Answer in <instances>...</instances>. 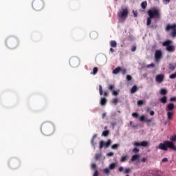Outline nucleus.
I'll return each mask as SVG.
<instances>
[{
	"instance_id": "1",
	"label": "nucleus",
	"mask_w": 176,
	"mask_h": 176,
	"mask_svg": "<svg viewBox=\"0 0 176 176\" xmlns=\"http://www.w3.org/2000/svg\"><path fill=\"white\" fill-rule=\"evenodd\" d=\"M173 142H176V135L170 138V141L166 140L162 143H160L158 146L156 147V149H161V151H168L169 148V149H172V151L176 152V146L174 145V143Z\"/></svg>"
},
{
	"instance_id": "2",
	"label": "nucleus",
	"mask_w": 176,
	"mask_h": 176,
	"mask_svg": "<svg viewBox=\"0 0 176 176\" xmlns=\"http://www.w3.org/2000/svg\"><path fill=\"white\" fill-rule=\"evenodd\" d=\"M41 130L44 135H52V134H54L56 127L50 122H43L41 125Z\"/></svg>"
},
{
	"instance_id": "3",
	"label": "nucleus",
	"mask_w": 176,
	"mask_h": 176,
	"mask_svg": "<svg viewBox=\"0 0 176 176\" xmlns=\"http://www.w3.org/2000/svg\"><path fill=\"white\" fill-rule=\"evenodd\" d=\"M148 17L146 20V25H151L152 19H160V10L157 8H152L147 11Z\"/></svg>"
},
{
	"instance_id": "4",
	"label": "nucleus",
	"mask_w": 176,
	"mask_h": 176,
	"mask_svg": "<svg viewBox=\"0 0 176 176\" xmlns=\"http://www.w3.org/2000/svg\"><path fill=\"white\" fill-rule=\"evenodd\" d=\"M175 109V105H174V103H168L166 106L165 111L166 113V116L168 120L170 122V120H173L174 118V110Z\"/></svg>"
},
{
	"instance_id": "5",
	"label": "nucleus",
	"mask_w": 176,
	"mask_h": 176,
	"mask_svg": "<svg viewBox=\"0 0 176 176\" xmlns=\"http://www.w3.org/2000/svg\"><path fill=\"white\" fill-rule=\"evenodd\" d=\"M6 45L9 49H16L19 47V40L16 38H8L6 41Z\"/></svg>"
},
{
	"instance_id": "6",
	"label": "nucleus",
	"mask_w": 176,
	"mask_h": 176,
	"mask_svg": "<svg viewBox=\"0 0 176 176\" xmlns=\"http://www.w3.org/2000/svg\"><path fill=\"white\" fill-rule=\"evenodd\" d=\"M32 8L34 10H42L45 8V3L43 0H34L32 2Z\"/></svg>"
},
{
	"instance_id": "7",
	"label": "nucleus",
	"mask_w": 176,
	"mask_h": 176,
	"mask_svg": "<svg viewBox=\"0 0 176 176\" xmlns=\"http://www.w3.org/2000/svg\"><path fill=\"white\" fill-rule=\"evenodd\" d=\"M173 41L171 40H166L162 43V46H166V52L169 53H174L175 52V47L172 45Z\"/></svg>"
},
{
	"instance_id": "8",
	"label": "nucleus",
	"mask_w": 176,
	"mask_h": 176,
	"mask_svg": "<svg viewBox=\"0 0 176 176\" xmlns=\"http://www.w3.org/2000/svg\"><path fill=\"white\" fill-rule=\"evenodd\" d=\"M118 16L119 17L120 21H125L126 19L129 17V9L124 8L122 11L118 12Z\"/></svg>"
},
{
	"instance_id": "9",
	"label": "nucleus",
	"mask_w": 176,
	"mask_h": 176,
	"mask_svg": "<svg viewBox=\"0 0 176 176\" xmlns=\"http://www.w3.org/2000/svg\"><path fill=\"white\" fill-rule=\"evenodd\" d=\"M69 64L73 68H76V67H79V64H80V60H79V58L76 56H73L69 60Z\"/></svg>"
},
{
	"instance_id": "10",
	"label": "nucleus",
	"mask_w": 176,
	"mask_h": 176,
	"mask_svg": "<svg viewBox=\"0 0 176 176\" xmlns=\"http://www.w3.org/2000/svg\"><path fill=\"white\" fill-rule=\"evenodd\" d=\"M170 30H172V32L170 33V35L173 38H175L176 36V25L172 24V25H167L166 28V31L168 32Z\"/></svg>"
},
{
	"instance_id": "11",
	"label": "nucleus",
	"mask_w": 176,
	"mask_h": 176,
	"mask_svg": "<svg viewBox=\"0 0 176 176\" xmlns=\"http://www.w3.org/2000/svg\"><path fill=\"white\" fill-rule=\"evenodd\" d=\"M111 144H112V141L111 140H108L107 142H104V141L101 140L100 142V149H102L104 146V148H109L111 146Z\"/></svg>"
},
{
	"instance_id": "12",
	"label": "nucleus",
	"mask_w": 176,
	"mask_h": 176,
	"mask_svg": "<svg viewBox=\"0 0 176 176\" xmlns=\"http://www.w3.org/2000/svg\"><path fill=\"white\" fill-rule=\"evenodd\" d=\"M162 57H163V54L162 53V50H157L155 53V63H159V61L162 60Z\"/></svg>"
},
{
	"instance_id": "13",
	"label": "nucleus",
	"mask_w": 176,
	"mask_h": 176,
	"mask_svg": "<svg viewBox=\"0 0 176 176\" xmlns=\"http://www.w3.org/2000/svg\"><path fill=\"white\" fill-rule=\"evenodd\" d=\"M133 145L134 146H144L145 148H147V146H149V142L146 141H142L141 142H134L133 143Z\"/></svg>"
},
{
	"instance_id": "14",
	"label": "nucleus",
	"mask_w": 176,
	"mask_h": 176,
	"mask_svg": "<svg viewBox=\"0 0 176 176\" xmlns=\"http://www.w3.org/2000/svg\"><path fill=\"white\" fill-rule=\"evenodd\" d=\"M139 120L140 122H146V123H151V122L153 120L152 118H146L145 116H141L139 118Z\"/></svg>"
},
{
	"instance_id": "15",
	"label": "nucleus",
	"mask_w": 176,
	"mask_h": 176,
	"mask_svg": "<svg viewBox=\"0 0 176 176\" xmlns=\"http://www.w3.org/2000/svg\"><path fill=\"white\" fill-rule=\"evenodd\" d=\"M155 80L158 83H162V82H163V80H164V76L163 74L157 75L156 78H155Z\"/></svg>"
},
{
	"instance_id": "16",
	"label": "nucleus",
	"mask_w": 176,
	"mask_h": 176,
	"mask_svg": "<svg viewBox=\"0 0 176 176\" xmlns=\"http://www.w3.org/2000/svg\"><path fill=\"white\" fill-rule=\"evenodd\" d=\"M120 71H122V67H118L115 69L113 70V74L114 75H118V74H119V72H120Z\"/></svg>"
},
{
	"instance_id": "17",
	"label": "nucleus",
	"mask_w": 176,
	"mask_h": 176,
	"mask_svg": "<svg viewBox=\"0 0 176 176\" xmlns=\"http://www.w3.org/2000/svg\"><path fill=\"white\" fill-rule=\"evenodd\" d=\"M140 159V155H134L132 156L131 160V162H135Z\"/></svg>"
},
{
	"instance_id": "18",
	"label": "nucleus",
	"mask_w": 176,
	"mask_h": 176,
	"mask_svg": "<svg viewBox=\"0 0 176 176\" xmlns=\"http://www.w3.org/2000/svg\"><path fill=\"white\" fill-rule=\"evenodd\" d=\"M146 6H148V3L146 1H142L141 3V8L144 10H145V9H146Z\"/></svg>"
},
{
	"instance_id": "19",
	"label": "nucleus",
	"mask_w": 176,
	"mask_h": 176,
	"mask_svg": "<svg viewBox=\"0 0 176 176\" xmlns=\"http://www.w3.org/2000/svg\"><path fill=\"white\" fill-rule=\"evenodd\" d=\"M138 90V88L137 87V85H134L131 89V94H134V93H135V91H137Z\"/></svg>"
},
{
	"instance_id": "20",
	"label": "nucleus",
	"mask_w": 176,
	"mask_h": 176,
	"mask_svg": "<svg viewBox=\"0 0 176 176\" xmlns=\"http://www.w3.org/2000/svg\"><path fill=\"white\" fill-rule=\"evenodd\" d=\"M160 101L162 104H166L167 102V96H164V97L161 98Z\"/></svg>"
},
{
	"instance_id": "21",
	"label": "nucleus",
	"mask_w": 176,
	"mask_h": 176,
	"mask_svg": "<svg viewBox=\"0 0 176 176\" xmlns=\"http://www.w3.org/2000/svg\"><path fill=\"white\" fill-rule=\"evenodd\" d=\"M100 105H102V106L107 105V98H101V99H100Z\"/></svg>"
},
{
	"instance_id": "22",
	"label": "nucleus",
	"mask_w": 176,
	"mask_h": 176,
	"mask_svg": "<svg viewBox=\"0 0 176 176\" xmlns=\"http://www.w3.org/2000/svg\"><path fill=\"white\" fill-rule=\"evenodd\" d=\"M97 36H98V34L96 32H92L90 33V37L92 39H96V38H97Z\"/></svg>"
},
{
	"instance_id": "23",
	"label": "nucleus",
	"mask_w": 176,
	"mask_h": 176,
	"mask_svg": "<svg viewBox=\"0 0 176 176\" xmlns=\"http://www.w3.org/2000/svg\"><path fill=\"white\" fill-rule=\"evenodd\" d=\"M175 68H176V64L175 63L169 64V69H170V71H174V69H175Z\"/></svg>"
},
{
	"instance_id": "24",
	"label": "nucleus",
	"mask_w": 176,
	"mask_h": 176,
	"mask_svg": "<svg viewBox=\"0 0 176 176\" xmlns=\"http://www.w3.org/2000/svg\"><path fill=\"white\" fill-rule=\"evenodd\" d=\"M160 93L162 96H166V94H167V89H161Z\"/></svg>"
},
{
	"instance_id": "25",
	"label": "nucleus",
	"mask_w": 176,
	"mask_h": 176,
	"mask_svg": "<svg viewBox=\"0 0 176 176\" xmlns=\"http://www.w3.org/2000/svg\"><path fill=\"white\" fill-rule=\"evenodd\" d=\"M110 45H111V47H116V46H118V44L116 43V41H111Z\"/></svg>"
},
{
	"instance_id": "26",
	"label": "nucleus",
	"mask_w": 176,
	"mask_h": 176,
	"mask_svg": "<svg viewBox=\"0 0 176 176\" xmlns=\"http://www.w3.org/2000/svg\"><path fill=\"white\" fill-rule=\"evenodd\" d=\"M97 138V134H95L93 137L92 139L91 140V144L92 145V146H94V140Z\"/></svg>"
},
{
	"instance_id": "27",
	"label": "nucleus",
	"mask_w": 176,
	"mask_h": 176,
	"mask_svg": "<svg viewBox=\"0 0 176 176\" xmlns=\"http://www.w3.org/2000/svg\"><path fill=\"white\" fill-rule=\"evenodd\" d=\"M116 167V164L112 163L109 165V170H114V168Z\"/></svg>"
},
{
	"instance_id": "28",
	"label": "nucleus",
	"mask_w": 176,
	"mask_h": 176,
	"mask_svg": "<svg viewBox=\"0 0 176 176\" xmlns=\"http://www.w3.org/2000/svg\"><path fill=\"white\" fill-rule=\"evenodd\" d=\"M103 137H108L109 135V131H104L102 132Z\"/></svg>"
},
{
	"instance_id": "29",
	"label": "nucleus",
	"mask_w": 176,
	"mask_h": 176,
	"mask_svg": "<svg viewBox=\"0 0 176 176\" xmlns=\"http://www.w3.org/2000/svg\"><path fill=\"white\" fill-rule=\"evenodd\" d=\"M97 72H98V68L94 67L93 69V72H91V74H92L93 75H96L97 74Z\"/></svg>"
},
{
	"instance_id": "30",
	"label": "nucleus",
	"mask_w": 176,
	"mask_h": 176,
	"mask_svg": "<svg viewBox=\"0 0 176 176\" xmlns=\"http://www.w3.org/2000/svg\"><path fill=\"white\" fill-rule=\"evenodd\" d=\"M126 161H127V155H124L121 157L120 162H124Z\"/></svg>"
},
{
	"instance_id": "31",
	"label": "nucleus",
	"mask_w": 176,
	"mask_h": 176,
	"mask_svg": "<svg viewBox=\"0 0 176 176\" xmlns=\"http://www.w3.org/2000/svg\"><path fill=\"white\" fill-rule=\"evenodd\" d=\"M99 93L100 96H102L104 94V92L102 91V86L99 85Z\"/></svg>"
},
{
	"instance_id": "32",
	"label": "nucleus",
	"mask_w": 176,
	"mask_h": 176,
	"mask_svg": "<svg viewBox=\"0 0 176 176\" xmlns=\"http://www.w3.org/2000/svg\"><path fill=\"white\" fill-rule=\"evenodd\" d=\"M120 91L119 89L118 91L113 90L112 91V94H113V96H118V94H119Z\"/></svg>"
},
{
	"instance_id": "33",
	"label": "nucleus",
	"mask_w": 176,
	"mask_h": 176,
	"mask_svg": "<svg viewBox=\"0 0 176 176\" xmlns=\"http://www.w3.org/2000/svg\"><path fill=\"white\" fill-rule=\"evenodd\" d=\"M118 101L119 100H118V98H115L112 100V104H114V105H116V104H118Z\"/></svg>"
},
{
	"instance_id": "34",
	"label": "nucleus",
	"mask_w": 176,
	"mask_h": 176,
	"mask_svg": "<svg viewBox=\"0 0 176 176\" xmlns=\"http://www.w3.org/2000/svg\"><path fill=\"white\" fill-rule=\"evenodd\" d=\"M101 157V153H97L95 155V160H98Z\"/></svg>"
},
{
	"instance_id": "35",
	"label": "nucleus",
	"mask_w": 176,
	"mask_h": 176,
	"mask_svg": "<svg viewBox=\"0 0 176 176\" xmlns=\"http://www.w3.org/2000/svg\"><path fill=\"white\" fill-rule=\"evenodd\" d=\"M108 89H109V90H111V91H113V89H115V85H109V86H108Z\"/></svg>"
},
{
	"instance_id": "36",
	"label": "nucleus",
	"mask_w": 176,
	"mask_h": 176,
	"mask_svg": "<svg viewBox=\"0 0 176 176\" xmlns=\"http://www.w3.org/2000/svg\"><path fill=\"white\" fill-rule=\"evenodd\" d=\"M132 152H133V153H138V152H140V149H138V148L135 147V148H133Z\"/></svg>"
},
{
	"instance_id": "37",
	"label": "nucleus",
	"mask_w": 176,
	"mask_h": 176,
	"mask_svg": "<svg viewBox=\"0 0 176 176\" xmlns=\"http://www.w3.org/2000/svg\"><path fill=\"white\" fill-rule=\"evenodd\" d=\"M118 148H119V144H115L111 146V148H113V149H118Z\"/></svg>"
},
{
	"instance_id": "38",
	"label": "nucleus",
	"mask_w": 176,
	"mask_h": 176,
	"mask_svg": "<svg viewBox=\"0 0 176 176\" xmlns=\"http://www.w3.org/2000/svg\"><path fill=\"white\" fill-rule=\"evenodd\" d=\"M103 173H104V174H109V173H110L109 168H105L103 170Z\"/></svg>"
},
{
	"instance_id": "39",
	"label": "nucleus",
	"mask_w": 176,
	"mask_h": 176,
	"mask_svg": "<svg viewBox=\"0 0 176 176\" xmlns=\"http://www.w3.org/2000/svg\"><path fill=\"white\" fill-rule=\"evenodd\" d=\"M169 78H170V79H175V78H176V72L175 74H171L169 76Z\"/></svg>"
},
{
	"instance_id": "40",
	"label": "nucleus",
	"mask_w": 176,
	"mask_h": 176,
	"mask_svg": "<svg viewBox=\"0 0 176 176\" xmlns=\"http://www.w3.org/2000/svg\"><path fill=\"white\" fill-rule=\"evenodd\" d=\"M120 72H122V75H126V72H127V70H126V69L121 68Z\"/></svg>"
},
{
	"instance_id": "41",
	"label": "nucleus",
	"mask_w": 176,
	"mask_h": 176,
	"mask_svg": "<svg viewBox=\"0 0 176 176\" xmlns=\"http://www.w3.org/2000/svg\"><path fill=\"white\" fill-rule=\"evenodd\" d=\"M137 50V47L135 45H133L131 48V52H135Z\"/></svg>"
},
{
	"instance_id": "42",
	"label": "nucleus",
	"mask_w": 176,
	"mask_h": 176,
	"mask_svg": "<svg viewBox=\"0 0 176 176\" xmlns=\"http://www.w3.org/2000/svg\"><path fill=\"white\" fill-rule=\"evenodd\" d=\"M132 116L133 117V118H138V113H132Z\"/></svg>"
},
{
	"instance_id": "43",
	"label": "nucleus",
	"mask_w": 176,
	"mask_h": 176,
	"mask_svg": "<svg viewBox=\"0 0 176 176\" xmlns=\"http://www.w3.org/2000/svg\"><path fill=\"white\" fill-rule=\"evenodd\" d=\"M133 13L134 17H137V16H138V12H137L133 10Z\"/></svg>"
},
{
	"instance_id": "44",
	"label": "nucleus",
	"mask_w": 176,
	"mask_h": 176,
	"mask_svg": "<svg viewBox=\"0 0 176 176\" xmlns=\"http://www.w3.org/2000/svg\"><path fill=\"white\" fill-rule=\"evenodd\" d=\"M131 79H133V78L131 77V76H130V75H127V76H126V80H131Z\"/></svg>"
},
{
	"instance_id": "45",
	"label": "nucleus",
	"mask_w": 176,
	"mask_h": 176,
	"mask_svg": "<svg viewBox=\"0 0 176 176\" xmlns=\"http://www.w3.org/2000/svg\"><path fill=\"white\" fill-rule=\"evenodd\" d=\"M162 163H164V162H168V159H167V157H164V158H163V159L162 160Z\"/></svg>"
},
{
	"instance_id": "46",
	"label": "nucleus",
	"mask_w": 176,
	"mask_h": 176,
	"mask_svg": "<svg viewBox=\"0 0 176 176\" xmlns=\"http://www.w3.org/2000/svg\"><path fill=\"white\" fill-rule=\"evenodd\" d=\"M155 67V64H153V63H151V64L147 65V68H151V67Z\"/></svg>"
},
{
	"instance_id": "47",
	"label": "nucleus",
	"mask_w": 176,
	"mask_h": 176,
	"mask_svg": "<svg viewBox=\"0 0 176 176\" xmlns=\"http://www.w3.org/2000/svg\"><path fill=\"white\" fill-rule=\"evenodd\" d=\"M142 104H144V101L142 100L138 101V105H142Z\"/></svg>"
},
{
	"instance_id": "48",
	"label": "nucleus",
	"mask_w": 176,
	"mask_h": 176,
	"mask_svg": "<svg viewBox=\"0 0 176 176\" xmlns=\"http://www.w3.org/2000/svg\"><path fill=\"white\" fill-rule=\"evenodd\" d=\"M114 153L113 152H109L107 154V156H113Z\"/></svg>"
},
{
	"instance_id": "49",
	"label": "nucleus",
	"mask_w": 176,
	"mask_h": 176,
	"mask_svg": "<svg viewBox=\"0 0 176 176\" xmlns=\"http://www.w3.org/2000/svg\"><path fill=\"white\" fill-rule=\"evenodd\" d=\"M124 173H125V174H129V173H130V168H126L124 170Z\"/></svg>"
},
{
	"instance_id": "50",
	"label": "nucleus",
	"mask_w": 176,
	"mask_h": 176,
	"mask_svg": "<svg viewBox=\"0 0 176 176\" xmlns=\"http://www.w3.org/2000/svg\"><path fill=\"white\" fill-rule=\"evenodd\" d=\"M170 101L173 102V101H176V97H172L170 98Z\"/></svg>"
},
{
	"instance_id": "51",
	"label": "nucleus",
	"mask_w": 176,
	"mask_h": 176,
	"mask_svg": "<svg viewBox=\"0 0 176 176\" xmlns=\"http://www.w3.org/2000/svg\"><path fill=\"white\" fill-rule=\"evenodd\" d=\"M105 116H107V113H103L102 114V119H104L105 118Z\"/></svg>"
},
{
	"instance_id": "52",
	"label": "nucleus",
	"mask_w": 176,
	"mask_h": 176,
	"mask_svg": "<svg viewBox=\"0 0 176 176\" xmlns=\"http://www.w3.org/2000/svg\"><path fill=\"white\" fill-rule=\"evenodd\" d=\"M93 176H98V171L96 170L93 175Z\"/></svg>"
},
{
	"instance_id": "53",
	"label": "nucleus",
	"mask_w": 176,
	"mask_h": 176,
	"mask_svg": "<svg viewBox=\"0 0 176 176\" xmlns=\"http://www.w3.org/2000/svg\"><path fill=\"white\" fill-rule=\"evenodd\" d=\"M118 171H120V173H122V171H123V167L120 166V167L118 168Z\"/></svg>"
},
{
	"instance_id": "54",
	"label": "nucleus",
	"mask_w": 176,
	"mask_h": 176,
	"mask_svg": "<svg viewBox=\"0 0 176 176\" xmlns=\"http://www.w3.org/2000/svg\"><path fill=\"white\" fill-rule=\"evenodd\" d=\"M150 115L151 116H153V115H155V111H150Z\"/></svg>"
},
{
	"instance_id": "55",
	"label": "nucleus",
	"mask_w": 176,
	"mask_h": 176,
	"mask_svg": "<svg viewBox=\"0 0 176 176\" xmlns=\"http://www.w3.org/2000/svg\"><path fill=\"white\" fill-rule=\"evenodd\" d=\"M164 2H166V5L170 3V0H164Z\"/></svg>"
},
{
	"instance_id": "56",
	"label": "nucleus",
	"mask_w": 176,
	"mask_h": 176,
	"mask_svg": "<svg viewBox=\"0 0 176 176\" xmlns=\"http://www.w3.org/2000/svg\"><path fill=\"white\" fill-rule=\"evenodd\" d=\"M145 162H146V158H142V162L145 163Z\"/></svg>"
},
{
	"instance_id": "57",
	"label": "nucleus",
	"mask_w": 176,
	"mask_h": 176,
	"mask_svg": "<svg viewBox=\"0 0 176 176\" xmlns=\"http://www.w3.org/2000/svg\"><path fill=\"white\" fill-rule=\"evenodd\" d=\"M91 167H92V168H96V164H92Z\"/></svg>"
},
{
	"instance_id": "58",
	"label": "nucleus",
	"mask_w": 176,
	"mask_h": 176,
	"mask_svg": "<svg viewBox=\"0 0 176 176\" xmlns=\"http://www.w3.org/2000/svg\"><path fill=\"white\" fill-rule=\"evenodd\" d=\"M110 52L111 53H113V52H115V50L113 48H110Z\"/></svg>"
},
{
	"instance_id": "59",
	"label": "nucleus",
	"mask_w": 176,
	"mask_h": 176,
	"mask_svg": "<svg viewBox=\"0 0 176 176\" xmlns=\"http://www.w3.org/2000/svg\"><path fill=\"white\" fill-rule=\"evenodd\" d=\"M104 97H107V96H108V92L104 91Z\"/></svg>"
},
{
	"instance_id": "60",
	"label": "nucleus",
	"mask_w": 176,
	"mask_h": 176,
	"mask_svg": "<svg viewBox=\"0 0 176 176\" xmlns=\"http://www.w3.org/2000/svg\"><path fill=\"white\" fill-rule=\"evenodd\" d=\"M149 109H149V108H148V109H147V111H149Z\"/></svg>"
},
{
	"instance_id": "61",
	"label": "nucleus",
	"mask_w": 176,
	"mask_h": 176,
	"mask_svg": "<svg viewBox=\"0 0 176 176\" xmlns=\"http://www.w3.org/2000/svg\"><path fill=\"white\" fill-rule=\"evenodd\" d=\"M126 176H129V175H126Z\"/></svg>"
}]
</instances>
